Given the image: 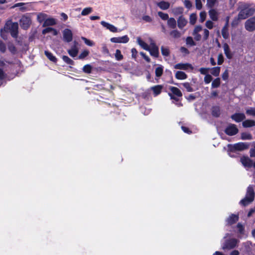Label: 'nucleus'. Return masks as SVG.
<instances>
[{
    "label": "nucleus",
    "instance_id": "f257e3e1",
    "mask_svg": "<svg viewBox=\"0 0 255 255\" xmlns=\"http://www.w3.org/2000/svg\"><path fill=\"white\" fill-rule=\"evenodd\" d=\"M255 196L253 186L249 185L247 188L245 197L240 201V204L243 206H246L254 200Z\"/></svg>",
    "mask_w": 255,
    "mask_h": 255
},
{
    "label": "nucleus",
    "instance_id": "f03ea898",
    "mask_svg": "<svg viewBox=\"0 0 255 255\" xmlns=\"http://www.w3.org/2000/svg\"><path fill=\"white\" fill-rule=\"evenodd\" d=\"M229 154L231 157H234L231 153L235 152L236 151H242L249 148V144L244 142H238L232 145L229 144L228 145Z\"/></svg>",
    "mask_w": 255,
    "mask_h": 255
},
{
    "label": "nucleus",
    "instance_id": "7ed1b4c3",
    "mask_svg": "<svg viewBox=\"0 0 255 255\" xmlns=\"http://www.w3.org/2000/svg\"><path fill=\"white\" fill-rule=\"evenodd\" d=\"M239 241L235 238H231L225 241L222 246L223 250H231L235 248L238 244Z\"/></svg>",
    "mask_w": 255,
    "mask_h": 255
},
{
    "label": "nucleus",
    "instance_id": "20e7f679",
    "mask_svg": "<svg viewBox=\"0 0 255 255\" xmlns=\"http://www.w3.org/2000/svg\"><path fill=\"white\" fill-rule=\"evenodd\" d=\"M169 89L171 92V93H168L170 99L178 102L179 101V98L182 96V93L181 91L178 88L172 86L170 87Z\"/></svg>",
    "mask_w": 255,
    "mask_h": 255
},
{
    "label": "nucleus",
    "instance_id": "39448f33",
    "mask_svg": "<svg viewBox=\"0 0 255 255\" xmlns=\"http://www.w3.org/2000/svg\"><path fill=\"white\" fill-rule=\"evenodd\" d=\"M254 10L250 8L242 9L238 13V16L241 20L245 19L253 14Z\"/></svg>",
    "mask_w": 255,
    "mask_h": 255
},
{
    "label": "nucleus",
    "instance_id": "423d86ee",
    "mask_svg": "<svg viewBox=\"0 0 255 255\" xmlns=\"http://www.w3.org/2000/svg\"><path fill=\"white\" fill-rule=\"evenodd\" d=\"M224 132L228 135L233 136L238 133L239 129L236 125L230 124L225 128Z\"/></svg>",
    "mask_w": 255,
    "mask_h": 255
},
{
    "label": "nucleus",
    "instance_id": "0eeeda50",
    "mask_svg": "<svg viewBox=\"0 0 255 255\" xmlns=\"http://www.w3.org/2000/svg\"><path fill=\"white\" fill-rule=\"evenodd\" d=\"M245 29L249 31L253 32L255 30V17L249 18L245 23Z\"/></svg>",
    "mask_w": 255,
    "mask_h": 255
},
{
    "label": "nucleus",
    "instance_id": "6e6552de",
    "mask_svg": "<svg viewBox=\"0 0 255 255\" xmlns=\"http://www.w3.org/2000/svg\"><path fill=\"white\" fill-rule=\"evenodd\" d=\"M31 23V19L28 16L23 15L20 19V25L23 29H28Z\"/></svg>",
    "mask_w": 255,
    "mask_h": 255
},
{
    "label": "nucleus",
    "instance_id": "1a4fd4ad",
    "mask_svg": "<svg viewBox=\"0 0 255 255\" xmlns=\"http://www.w3.org/2000/svg\"><path fill=\"white\" fill-rule=\"evenodd\" d=\"M63 40L67 43L71 42L73 40V33L72 31L68 28H65L63 31Z\"/></svg>",
    "mask_w": 255,
    "mask_h": 255
},
{
    "label": "nucleus",
    "instance_id": "9d476101",
    "mask_svg": "<svg viewBox=\"0 0 255 255\" xmlns=\"http://www.w3.org/2000/svg\"><path fill=\"white\" fill-rule=\"evenodd\" d=\"M129 37L127 35L122 37H112L110 39L112 42L117 43H126L129 41Z\"/></svg>",
    "mask_w": 255,
    "mask_h": 255
},
{
    "label": "nucleus",
    "instance_id": "9b49d317",
    "mask_svg": "<svg viewBox=\"0 0 255 255\" xmlns=\"http://www.w3.org/2000/svg\"><path fill=\"white\" fill-rule=\"evenodd\" d=\"M18 25L17 22H13L10 24V26L9 27L10 30V34L11 36L14 38H16L18 36Z\"/></svg>",
    "mask_w": 255,
    "mask_h": 255
},
{
    "label": "nucleus",
    "instance_id": "f8f14e48",
    "mask_svg": "<svg viewBox=\"0 0 255 255\" xmlns=\"http://www.w3.org/2000/svg\"><path fill=\"white\" fill-rule=\"evenodd\" d=\"M149 52L150 54L155 58H157L159 56V49L158 47L155 45V43L151 44V47H148V50H147Z\"/></svg>",
    "mask_w": 255,
    "mask_h": 255
},
{
    "label": "nucleus",
    "instance_id": "ddd939ff",
    "mask_svg": "<svg viewBox=\"0 0 255 255\" xmlns=\"http://www.w3.org/2000/svg\"><path fill=\"white\" fill-rule=\"evenodd\" d=\"M231 118L237 123H240L246 119V116L244 113H236L231 116Z\"/></svg>",
    "mask_w": 255,
    "mask_h": 255
},
{
    "label": "nucleus",
    "instance_id": "4468645a",
    "mask_svg": "<svg viewBox=\"0 0 255 255\" xmlns=\"http://www.w3.org/2000/svg\"><path fill=\"white\" fill-rule=\"evenodd\" d=\"M239 217L238 215L232 214L229 217L226 219L227 225L228 226L232 225L235 224L238 220Z\"/></svg>",
    "mask_w": 255,
    "mask_h": 255
},
{
    "label": "nucleus",
    "instance_id": "2eb2a0df",
    "mask_svg": "<svg viewBox=\"0 0 255 255\" xmlns=\"http://www.w3.org/2000/svg\"><path fill=\"white\" fill-rule=\"evenodd\" d=\"M240 160L242 164L245 167L251 168L253 166V160L248 156H243L241 158Z\"/></svg>",
    "mask_w": 255,
    "mask_h": 255
},
{
    "label": "nucleus",
    "instance_id": "dca6fc26",
    "mask_svg": "<svg viewBox=\"0 0 255 255\" xmlns=\"http://www.w3.org/2000/svg\"><path fill=\"white\" fill-rule=\"evenodd\" d=\"M174 68L176 69H180V70H186L188 69H192V66L191 64L186 63H179L175 64L174 66Z\"/></svg>",
    "mask_w": 255,
    "mask_h": 255
},
{
    "label": "nucleus",
    "instance_id": "f3484780",
    "mask_svg": "<svg viewBox=\"0 0 255 255\" xmlns=\"http://www.w3.org/2000/svg\"><path fill=\"white\" fill-rule=\"evenodd\" d=\"M163 89V86L161 85H157L152 87H151L148 91L151 90L153 91V94L154 97L159 95L162 91Z\"/></svg>",
    "mask_w": 255,
    "mask_h": 255
},
{
    "label": "nucleus",
    "instance_id": "a211bd4d",
    "mask_svg": "<svg viewBox=\"0 0 255 255\" xmlns=\"http://www.w3.org/2000/svg\"><path fill=\"white\" fill-rule=\"evenodd\" d=\"M77 43L76 41L74 42V44L72 46L70 49L68 50V53L72 57H76L78 53V48L77 46Z\"/></svg>",
    "mask_w": 255,
    "mask_h": 255
},
{
    "label": "nucleus",
    "instance_id": "6ab92c4d",
    "mask_svg": "<svg viewBox=\"0 0 255 255\" xmlns=\"http://www.w3.org/2000/svg\"><path fill=\"white\" fill-rule=\"evenodd\" d=\"M101 24L105 27H106L107 29H109L110 31L112 32H118L117 28L114 25L111 24L109 23H108L105 21H102L101 22Z\"/></svg>",
    "mask_w": 255,
    "mask_h": 255
},
{
    "label": "nucleus",
    "instance_id": "aec40b11",
    "mask_svg": "<svg viewBox=\"0 0 255 255\" xmlns=\"http://www.w3.org/2000/svg\"><path fill=\"white\" fill-rule=\"evenodd\" d=\"M228 24H229V18L228 17V19L226 22V24L223 27V28L222 29V31H221L222 36L225 39H227L229 37V33L228 32Z\"/></svg>",
    "mask_w": 255,
    "mask_h": 255
},
{
    "label": "nucleus",
    "instance_id": "412c9836",
    "mask_svg": "<svg viewBox=\"0 0 255 255\" xmlns=\"http://www.w3.org/2000/svg\"><path fill=\"white\" fill-rule=\"evenodd\" d=\"M187 23V21L183 15H181L177 19V25L179 28L182 29Z\"/></svg>",
    "mask_w": 255,
    "mask_h": 255
},
{
    "label": "nucleus",
    "instance_id": "4be33fe9",
    "mask_svg": "<svg viewBox=\"0 0 255 255\" xmlns=\"http://www.w3.org/2000/svg\"><path fill=\"white\" fill-rule=\"evenodd\" d=\"M212 115L216 118H218L221 115L220 108L218 106H214L211 109Z\"/></svg>",
    "mask_w": 255,
    "mask_h": 255
},
{
    "label": "nucleus",
    "instance_id": "5701e85b",
    "mask_svg": "<svg viewBox=\"0 0 255 255\" xmlns=\"http://www.w3.org/2000/svg\"><path fill=\"white\" fill-rule=\"evenodd\" d=\"M242 126L245 128H249L255 126V121L253 120H246L243 122Z\"/></svg>",
    "mask_w": 255,
    "mask_h": 255
},
{
    "label": "nucleus",
    "instance_id": "b1692460",
    "mask_svg": "<svg viewBox=\"0 0 255 255\" xmlns=\"http://www.w3.org/2000/svg\"><path fill=\"white\" fill-rule=\"evenodd\" d=\"M56 24V21L54 18H48L44 21L42 26L46 27L48 26H53Z\"/></svg>",
    "mask_w": 255,
    "mask_h": 255
},
{
    "label": "nucleus",
    "instance_id": "393cba45",
    "mask_svg": "<svg viewBox=\"0 0 255 255\" xmlns=\"http://www.w3.org/2000/svg\"><path fill=\"white\" fill-rule=\"evenodd\" d=\"M157 5L162 10H166L170 7V3L168 1H161L157 3Z\"/></svg>",
    "mask_w": 255,
    "mask_h": 255
},
{
    "label": "nucleus",
    "instance_id": "a878e982",
    "mask_svg": "<svg viewBox=\"0 0 255 255\" xmlns=\"http://www.w3.org/2000/svg\"><path fill=\"white\" fill-rule=\"evenodd\" d=\"M223 48L224 50L225 54L226 55L227 58L232 59L233 57V55L230 51V49L228 44L226 43H225L223 45Z\"/></svg>",
    "mask_w": 255,
    "mask_h": 255
},
{
    "label": "nucleus",
    "instance_id": "bb28decb",
    "mask_svg": "<svg viewBox=\"0 0 255 255\" xmlns=\"http://www.w3.org/2000/svg\"><path fill=\"white\" fill-rule=\"evenodd\" d=\"M175 76V78L178 80H184L187 78V74L185 72L181 71H177Z\"/></svg>",
    "mask_w": 255,
    "mask_h": 255
},
{
    "label": "nucleus",
    "instance_id": "cd10ccee",
    "mask_svg": "<svg viewBox=\"0 0 255 255\" xmlns=\"http://www.w3.org/2000/svg\"><path fill=\"white\" fill-rule=\"evenodd\" d=\"M209 14L210 18L213 21H217L218 20V13L216 10L214 9H211L209 11Z\"/></svg>",
    "mask_w": 255,
    "mask_h": 255
},
{
    "label": "nucleus",
    "instance_id": "c85d7f7f",
    "mask_svg": "<svg viewBox=\"0 0 255 255\" xmlns=\"http://www.w3.org/2000/svg\"><path fill=\"white\" fill-rule=\"evenodd\" d=\"M44 54L49 60H50L51 61H52L54 63L57 62V58H56L55 56H54L52 54V53H51L50 52H49L47 50H45L44 51Z\"/></svg>",
    "mask_w": 255,
    "mask_h": 255
},
{
    "label": "nucleus",
    "instance_id": "c756f323",
    "mask_svg": "<svg viewBox=\"0 0 255 255\" xmlns=\"http://www.w3.org/2000/svg\"><path fill=\"white\" fill-rule=\"evenodd\" d=\"M137 42L138 44L144 50H148L149 47L148 45L141 39V38L138 37L137 39Z\"/></svg>",
    "mask_w": 255,
    "mask_h": 255
},
{
    "label": "nucleus",
    "instance_id": "7c9ffc66",
    "mask_svg": "<svg viewBox=\"0 0 255 255\" xmlns=\"http://www.w3.org/2000/svg\"><path fill=\"white\" fill-rule=\"evenodd\" d=\"M168 26L172 29H174L176 27V21L173 17L169 18L167 20Z\"/></svg>",
    "mask_w": 255,
    "mask_h": 255
},
{
    "label": "nucleus",
    "instance_id": "2f4dec72",
    "mask_svg": "<svg viewBox=\"0 0 255 255\" xmlns=\"http://www.w3.org/2000/svg\"><path fill=\"white\" fill-rule=\"evenodd\" d=\"M241 136L242 140H251L253 138V136L250 133L246 132H242Z\"/></svg>",
    "mask_w": 255,
    "mask_h": 255
},
{
    "label": "nucleus",
    "instance_id": "473e14b6",
    "mask_svg": "<svg viewBox=\"0 0 255 255\" xmlns=\"http://www.w3.org/2000/svg\"><path fill=\"white\" fill-rule=\"evenodd\" d=\"M47 17V15L46 14L43 13H40L37 15V20L39 22L41 23L43 21L44 22V21L46 20Z\"/></svg>",
    "mask_w": 255,
    "mask_h": 255
},
{
    "label": "nucleus",
    "instance_id": "72a5a7b5",
    "mask_svg": "<svg viewBox=\"0 0 255 255\" xmlns=\"http://www.w3.org/2000/svg\"><path fill=\"white\" fill-rule=\"evenodd\" d=\"M62 60L66 63L67 64L74 65L75 63L73 60L70 59L68 56L66 55H63L62 57Z\"/></svg>",
    "mask_w": 255,
    "mask_h": 255
},
{
    "label": "nucleus",
    "instance_id": "f704fd0d",
    "mask_svg": "<svg viewBox=\"0 0 255 255\" xmlns=\"http://www.w3.org/2000/svg\"><path fill=\"white\" fill-rule=\"evenodd\" d=\"M211 73L214 76H218L220 72V67H215L212 68L211 69Z\"/></svg>",
    "mask_w": 255,
    "mask_h": 255
},
{
    "label": "nucleus",
    "instance_id": "c9c22d12",
    "mask_svg": "<svg viewBox=\"0 0 255 255\" xmlns=\"http://www.w3.org/2000/svg\"><path fill=\"white\" fill-rule=\"evenodd\" d=\"M83 71L87 74H90L92 72V67L90 64H86L83 67Z\"/></svg>",
    "mask_w": 255,
    "mask_h": 255
},
{
    "label": "nucleus",
    "instance_id": "e433bc0d",
    "mask_svg": "<svg viewBox=\"0 0 255 255\" xmlns=\"http://www.w3.org/2000/svg\"><path fill=\"white\" fill-rule=\"evenodd\" d=\"M163 72V67L160 66L158 67H157L155 69V76L157 77H160L162 76Z\"/></svg>",
    "mask_w": 255,
    "mask_h": 255
},
{
    "label": "nucleus",
    "instance_id": "4c0bfd02",
    "mask_svg": "<svg viewBox=\"0 0 255 255\" xmlns=\"http://www.w3.org/2000/svg\"><path fill=\"white\" fill-rule=\"evenodd\" d=\"M183 86L186 89L188 92H191L194 91L193 88L191 87V85L189 82H185L182 84Z\"/></svg>",
    "mask_w": 255,
    "mask_h": 255
},
{
    "label": "nucleus",
    "instance_id": "58836bf2",
    "mask_svg": "<svg viewBox=\"0 0 255 255\" xmlns=\"http://www.w3.org/2000/svg\"><path fill=\"white\" fill-rule=\"evenodd\" d=\"M220 79L219 78H217L212 82V87L213 88H217L220 86Z\"/></svg>",
    "mask_w": 255,
    "mask_h": 255
},
{
    "label": "nucleus",
    "instance_id": "ea45409f",
    "mask_svg": "<svg viewBox=\"0 0 255 255\" xmlns=\"http://www.w3.org/2000/svg\"><path fill=\"white\" fill-rule=\"evenodd\" d=\"M161 52L162 55L164 56H168L170 54L169 49L168 48L164 47L163 46L161 47Z\"/></svg>",
    "mask_w": 255,
    "mask_h": 255
},
{
    "label": "nucleus",
    "instance_id": "a19ab883",
    "mask_svg": "<svg viewBox=\"0 0 255 255\" xmlns=\"http://www.w3.org/2000/svg\"><path fill=\"white\" fill-rule=\"evenodd\" d=\"M115 58L118 61L122 60L124 57L121 53V51L119 49H117L115 53Z\"/></svg>",
    "mask_w": 255,
    "mask_h": 255
},
{
    "label": "nucleus",
    "instance_id": "79ce46f5",
    "mask_svg": "<svg viewBox=\"0 0 255 255\" xmlns=\"http://www.w3.org/2000/svg\"><path fill=\"white\" fill-rule=\"evenodd\" d=\"M158 15L162 20H168V19L169 18L167 13H165L162 11H158Z\"/></svg>",
    "mask_w": 255,
    "mask_h": 255
},
{
    "label": "nucleus",
    "instance_id": "37998d69",
    "mask_svg": "<svg viewBox=\"0 0 255 255\" xmlns=\"http://www.w3.org/2000/svg\"><path fill=\"white\" fill-rule=\"evenodd\" d=\"M189 19L190 24L192 25H194L196 23L197 20V15L196 13H193L191 14L190 15Z\"/></svg>",
    "mask_w": 255,
    "mask_h": 255
},
{
    "label": "nucleus",
    "instance_id": "c03bdc74",
    "mask_svg": "<svg viewBox=\"0 0 255 255\" xmlns=\"http://www.w3.org/2000/svg\"><path fill=\"white\" fill-rule=\"evenodd\" d=\"M170 35L173 38H177L180 36V33L177 30H173L170 31Z\"/></svg>",
    "mask_w": 255,
    "mask_h": 255
},
{
    "label": "nucleus",
    "instance_id": "a18cd8bd",
    "mask_svg": "<svg viewBox=\"0 0 255 255\" xmlns=\"http://www.w3.org/2000/svg\"><path fill=\"white\" fill-rule=\"evenodd\" d=\"M186 43L187 45H189L190 46H195L196 44L194 41L193 38L191 36H188L186 38Z\"/></svg>",
    "mask_w": 255,
    "mask_h": 255
},
{
    "label": "nucleus",
    "instance_id": "49530a36",
    "mask_svg": "<svg viewBox=\"0 0 255 255\" xmlns=\"http://www.w3.org/2000/svg\"><path fill=\"white\" fill-rule=\"evenodd\" d=\"M237 227L238 229V233L240 234L241 235L244 234L245 233V228L244 226L240 223H239L237 225Z\"/></svg>",
    "mask_w": 255,
    "mask_h": 255
},
{
    "label": "nucleus",
    "instance_id": "de8ad7c7",
    "mask_svg": "<svg viewBox=\"0 0 255 255\" xmlns=\"http://www.w3.org/2000/svg\"><path fill=\"white\" fill-rule=\"evenodd\" d=\"M89 54V51L87 50H84L82 51L81 54L79 55L78 58L79 59H83L87 57Z\"/></svg>",
    "mask_w": 255,
    "mask_h": 255
},
{
    "label": "nucleus",
    "instance_id": "09e8293b",
    "mask_svg": "<svg viewBox=\"0 0 255 255\" xmlns=\"http://www.w3.org/2000/svg\"><path fill=\"white\" fill-rule=\"evenodd\" d=\"M92 11V8L89 7L83 9L82 11L81 14L82 15H87Z\"/></svg>",
    "mask_w": 255,
    "mask_h": 255
},
{
    "label": "nucleus",
    "instance_id": "8fccbe9b",
    "mask_svg": "<svg viewBox=\"0 0 255 255\" xmlns=\"http://www.w3.org/2000/svg\"><path fill=\"white\" fill-rule=\"evenodd\" d=\"M217 0H207V5L208 7L209 8H213L216 2H217Z\"/></svg>",
    "mask_w": 255,
    "mask_h": 255
},
{
    "label": "nucleus",
    "instance_id": "3c124183",
    "mask_svg": "<svg viewBox=\"0 0 255 255\" xmlns=\"http://www.w3.org/2000/svg\"><path fill=\"white\" fill-rule=\"evenodd\" d=\"M81 39L84 41L85 43L88 46H92L94 45L93 41L88 39L86 37H82Z\"/></svg>",
    "mask_w": 255,
    "mask_h": 255
},
{
    "label": "nucleus",
    "instance_id": "603ef678",
    "mask_svg": "<svg viewBox=\"0 0 255 255\" xmlns=\"http://www.w3.org/2000/svg\"><path fill=\"white\" fill-rule=\"evenodd\" d=\"M246 113L248 115L253 116L255 117V108H250L246 110Z\"/></svg>",
    "mask_w": 255,
    "mask_h": 255
},
{
    "label": "nucleus",
    "instance_id": "864d4df0",
    "mask_svg": "<svg viewBox=\"0 0 255 255\" xmlns=\"http://www.w3.org/2000/svg\"><path fill=\"white\" fill-rule=\"evenodd\" d=\"M241 19L239 18V17L237 16V17H235L233 21H232L231 25L233 27H235L237 26Z\"/></svg>",
    "mask_w": 255,
    "mask_h": 255
},
{
    "label": "nucleus",
    "instance_id": "5fc2aeb1",
    "mask_svg": "<svg viewBox=\"0 0 255 255\" xmlns=\"http://www.w3.org/2000/svg\"><path fill=\"white\" fill-rule=\"evenodd\" d=\"M206 18V12L204 11H201L200 13V21L201 22H203Z\"/></svg>",
    "mask_w": 255,
    "mask_h": 255
},
{
    "label": "nucleus",
    "instance_id": "6e6d98bb",
    "mask_svg": "<svg viewBox=\"0 0 255 255\" xmlns=\"http://www.w3.org/2000/svg\"><path fill=\"white\" fill-rule=\"evenodd\" d=\"M213 78L210 74H206L204 77V82L206 84L210 83L212 80Z\"/></svg>",
    "mask_w": 255,
    "mask_h": 255
},
{
    "label": "nucleus",
    "instance_id": "4d7b16f0",
    "mask_svg": "<svg viewBox=\"0 0 255 255\" xmlns=\"http://www.w3.org/2000/svg\"><path fill=\"white\" fill-rule=\"evenodd\" d=\"M209 31L207 29H204V33H203V40L206 41L209 38Z\"/></svg>",
    "mask_w": 255,
    "mask_h": 255
},
{
    "label": "nucleus",
    "instance_id": "13d9d810",
    "mask_svg": "<svg viewBox=\"0 0 255 255\" xmlns=\"http://www.w3.org/2000/svg\"><path fill=\"white\" fill-rule=\"evenodd\" d=\"M6 46L3 41L0 40V51L4 53L6 51Z\"/></svg>",
    "mask_w": 255,
    "mask_h": 255
},
{
    "label": "nucleus",
    "instance_id": "bf43d9fd",
    "mask_svg": "<svg viewBox=\"0 0 255 255\" xmlns=\"http://www.w3.org/2000/svg\"><path fill=\"white\" fill-rule=\"evenodd\" d=\"M183 12V8L182 7H176L174 9V12L175 14H182Z\"/></svg>",
    "mask_w": 255,
    "mask_h": 255
},
{
    "label": "nucleus",
    "instance_id": "052dcab7",
    "mask_svg": "<svg viewBox=\"0 0 255 255\" xmlns=\"http://www.w3.org/2000/svg\"><path fill=\"white\" fill-rule=\"evenodd\" d=\"M8 50L13 54H15L16 52V48L13 44L8 46Z\"/></svg>",
    "mask_w": 255,
    "mask_h": 255
},
{
    "label": "nucleus",
    "instance_id": "680f3d73",
    "mask_svg": "<svg viewBox=\"0 0 255 255\" xmlns=\"http://www.w3.org/2000/svg\"><path fill=\"white\" fill-rule=\"evenodd\" d=\"M196 7L197 9L200 10L202 8V3L201 0H195Z\"/></svg>",
    "mask_w": 255,
    "mask_h": 255
},
{
    "label": "nucleus",
    "instance_id": "e2e57ef3",
    "mask_svg": "<svg viewBox=\"0 0 255 255\" xmlns=\"http://www.w3.org/2000/svg\"><path fill=\"white\" fill-rule=\"evenodd\" d=\"M206 26L209 28V29H211L213 28L214 27V23L213 22L211 21V20H207L206 22Z\"/></svg>",
    "mask_w": 255,
    "mask_h": 255
},
{
    "label": "nucleus",
    "instance_id": "0e129e2a",
    "mask_svg": "<svg viewBox=\"0 0 255 255\" xmlns=\"http://www.w3.org/2000/svg\"><path fill=\"white\" fill-rule=\"evenodd\" d=\"M184 3L185 6L188 9H190L192 6V2L189 0H185Z\"/></svg>",
    "mask_w": 255,
    "mask_h": 255
},
{
    "label": "nucleus",
    "instance_id": "69168bd1",
    "mask_svg": "<svg viewBox=\"0 0 255 255\" xmlns=\"http://www.w3.org/2000/svg\"><path fill=\"white\" fill-rule=\"evenodd\" d=\"M209 70V68H208L202 67V68H200L199 71L200 72L201 74L206 75V74H208V73Z\"/></svg>",
    "mask_w": 255,
    "mask_h": 255
},
{
    "label": "nucleus",
    "instance_id": "338daca9",
    "mask_svg": "<svg viewBox=\"0 0 255 255\" xmlns=\"http://www.w3.org/2000/svg\"><path fill=\"white\" fill-rule=\"evenodd\" d=\"M180 51L182 53L184 54L185 55H188L190 53L189 51L187 48L183 46L180 47Z\"/></svg>",
    "mask_w": 255,
    "mask_h": 255
},
{
    "label": "nucleus",
    "instance_id": "774afa93",
    "mask_svg": "<svg viewBox=\"0 0 255 255\" xmlns=\"http://www.w3.org/2000/svg\"><path fill=\"white\" fill-rule=\"evenodd\" d=\"M102 52L104 54H109V50L107 46V45L106 44H102Z\"/></svg>",
    "mask_w": 255,
    "mask_h": 255
}]
</instances>
